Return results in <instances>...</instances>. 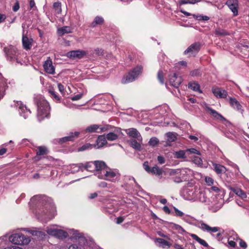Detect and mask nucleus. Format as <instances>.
I'll list each match as a JSON object with an SVG mask.
<instances>
[{"label": "nucleus", "instance_id": "23", "mask_svg": "<svg viewBox=\"0 0 249 249\" xmlns=\"http://www.w3.org/2000/svg\"><path fill=\"white\" fill-rule=\"evenodd\" d=\"M197 194L196 199L194 201H199L205 203H208L209 202V198L203 190L199 189Z\"/></svg>", "mask_w": 249, "mask_h": 249}, {"label": "nucleus", "instance_id": "16", "mask_svg": "<svg viewBox=\"0 0 249 249\" xmlns=\"http://www.w3.org/2000/svg\"><path fill=\"white\" fill-rule=\"evenodd\" d=\"M169 80L170 84L177 88L179 87L182 81L181 77L178 76L177 73H174L173 75H170Z\"/></svg>", "mask_w": 249, "mask_h": 249}, {"label": "nucleus", "instance_id": "3", "mask_svg": "<svg viewBox=\"0 0 249 249\" xmlns=\"http://www.w3.org/2000/svg\"><path fill=\"white\" fill-rule=\"evenodd\" d=\"M55 237L63 239L67 237L70 238H76L79 237L80 241L84 243L85 242V238L83 237L82 233L79 232L78 231L73 229H68L67 231H64L61 229H58Z\"/></svg>", "mask_w": 249, "mask_h": 249}, {"label": "nucleus", "instance_id": "18", "mask_svg": "<svg viewBox=\"0 0 249 249\" xmlns=\"http://www.w3.org/2000/svg\"><path fill=\"white\" fill-rule=\"evenodd\" d=\"M43 68L45 72L49 74H53L55 73V68L49 57L44 62Z\"/></svg>", "mask_w": 249, "mask_h": 249}, {"label": "nucleus", "instance_id": "24", "mask_svg": "<svg viewBox=\"0 0 249 249\" xmlns=\"http://www.w3.org/2000/svg\"><path fill=\"white\" fill-rule=\"evenodd\" d=\"M107 129L105 127H100L98 124H92L87 127L86 129V132L89 133L101 132L106 130Z\"/></svg>", "mask_w": 249, "mask_h": 249}, {"label": "nucleus", "instance_id": "59", "mask_svg": "<svg viewBox=\"0 0 249 249\" xmlns=\"http://www.w3.org/2000/svg\"><path fill=\"white\" fill-rule=\"evenodd\" d=\"M205 182L209 186H212L213 185L214 183V180L212 178L209 177H206L205 178Z\"/></svg>", "mask_w": 249, "mask_h": 249}, {"label": "nucleus", "instance_id": "37", "mask_svg": "<svg viewBox=\"0 0 249 249\" xmlns=\"http://www.w3.org/2000/svg\"><path fill=\"white\" fill-rule=\"evenodd\" d=\"M104 22V19L102 17L97 16L95 18L94 20L91 23V26L95 27L97 25L102 24Z\"/></svg>", "mask_w": 249, "mask_h": 249}, {"label": "nucleus", "instance_id": "44", "mask_svg": "<svg viewBox=\"0 0 249 249\" xmlns=\"http://www.w3.org/2000/svg\"><path fill=\"white\" fill-rule=\"evenodd\" d=\"M182 219L185 222L191 224H194L195 221L196 220V219L193 217L185 214Z\"/></svg>", "mask_w": 249, "mask_h": 249}, {"label": "nucleus", "instance_id": "47", "mask_svg": "<svg viewBox=\"0 0 249 249\" xmlns=\"http://www.w3.org/2000/svg\"><path fill=\"white\" fill-rule=\"evenodd\" d=\"M130 145L133 148L140 150L141 148V144L139 142H137L136 140H133L130 141Z\"/></svg>", "mask_w": 249, "mask_h": 249}, {"label": "nucleus", "instance_id": "35", "mask_svg": "<svg viewBox=\"0 0 249 249\" xmlns=\"http://www.w3.org/2000/svg\"><path fill=\"white\" fill-rule=\"evenodd\" d=\"M71 32V29L69 26H64L58 30V34L59 36H63L65 34H68Z\"/></svg>", "mask_w": 249, "mask_h": 249}, {"label": "nucleus", "instance_id": "15", "mask_svg": "<svg viewBox=\"0 0 249 249\" xmlns=\"http://www.w3.org/2000/svg\"><path fill=\"white\" fill-rule=\"evenodd\" d=\"M17 106L18 108L19 114L24 119L27 118L31 114L30 109H28L27 107L22 103V102L20 101H17Z\"/></svg>", "mask_w": 249, "mask_h": 249}, {"label": "nucleus", "instance_id": "22", "mask_svg": "<svg viewBox=\"0 0 249 249\" xmlns=\"http://www.w3.org/2000/svg\"><path fill=\"white\" fill-rule=\"evenodd\" d=\"M229 103L232 108L243 113L244 109L240 103L235 98L229 97Z\"/></svg>", "mask_w": 249, "mask_h": 249}, {"label": "nucleus", "instance_id": "20", "mask_svg": "<svg viewBox=\"0 0 249 249\" xmlns=\"http://www.w3.org/2000/svg\"><path fill=\"white\" fill-rule=\"evenodd\" d=\"M226 4L231 10L234 16L238 15V2L237 0H228Z\"/></svg>", "mask_w": 249, "mask_h": 249}, {"label": "nucleus", "instance_id": "48", "mask_svg": "<svg viewBox=\"0 0 249 249\" xmlns=\"http://www.w3.org/2000/svg\"><path fill=\"white\" fill-rule=\"evenodd\" d=\"M167 137V140L169 142H174L176 139V134L173 132H168L166 134Z\"/></svg>", "mask_w": 249, "mask_h": 249}, {"label": "nucleus", "instance_id": "32", "mask_svg": "<svg viewBox=\"0 0 249 249\" xmlns=\"http://www.w3.org/2000/svg\"><path fill=\"white\" fill-rule=\"evenodd\" d=\"M83 169H84L88 171L95 172V166H94V161H89L87 162L86 163L84 164V166H83Z\"/></svg>", "mask_w": 249, "mask_h": 249}, {"label": "nucleus", "instance_id": "14", "mask_svg": "<svg viewBox=\"0 0 249 249\" xmlns=\"http://www.w3.org/2000/svg\"><path fill=\"white\" fill-rule=\"evenodd\" d=\"M23 28L22 43L24 49L26 50H30L33 45V40L32 38H29L27 36L24 35L25 24L22 25Z\"/></svg>", "mask_w": 249, "mask_h": 249}, {"label": "nucleus", "instance_id": "55", "mask_svg": "<svg viewBox=\"0 0 249 249\" xmlns=\"http://www.w3.org/2000/svg\"><path fill=\"white\" fill-rule=\"evenodd\" d=\"M174 210L175 213V215L177 216H179L180 217H181L182 219L183 218V216L185 215V213H184L182 212L179 210L177 208L174 207Z\"/></svg>", "mask_w": 249, "mask_h": 249}, {"label": "nucleus", "instance_id": "38", "mask_svg": "<svg viewBox=\"0 0 249 249\" xmlns=\"http://www.w3.org/2000/svg\"><path fill=\"white\" fill-rule=\"evenodd\" d=\"M215 34L219 36H225L229 35V33L226 30L220 28L215 29Z\"/></svg>", "mask_w": 249, "mask_h": 249}, {"label": "nucleus", "instance_id": "34", "mask_svg": "<svg viewBox=\"0 0 249 249\" xmlns=\"http://www.w3.org/2000/svg\"><path fill=\"white\" fill-rule=\"evenodd\" d=\"M191 237L195 240L197 241L200 245L203 246L205 247H208V244L203 239L199 238L197 235L195 234H191Z\"/></svg>", "mask_w": 249, "mask_h": 249}, {"label": "nucleus", "instance_id": "6", "mask_svg": "<svg viewBox=\"0 0 249 249\" xmlns=\"http://www.w3.org/2000/svg\"><path fill=\"white\" fill-rule=\"evenodd\" d=\"M142 67L138 66L130 71L127 75L123 78L122 82L123 84H127L135 80L142 73Z\"/></svg>", "mask_w": 249, "mask_h": 249}, {"label": "nucleus", "instance_id": "33", "mask_svg": "<svg viewBox=\"0 0 249 249\" xmlns=\"http://www.w3.org/2000/svg\"><path fill=\"white\" fill-rule=\"evenodd\" d=\"M84 166L83 163H79L78 164H72L70 168L71 173H74L77 172L81 169L83 171V166Z\"/></svg>", "mask_w": 249, "mask_h": 249}, {"label": "nucleus", "instance_id": "25", "mask_svg": "<svg viewBox=\"0 0 249 249\" xmlns=\"http://www.w3.org/2000/svg\"><path fill=\"white\" fill-rule=\"evenodd\" d=\"M200 44L196 42L191 45L184 52V54L189 53H197L200 50Z\"/></svg>", "mask_w": 249, "mask_h": 249}, {"label": "nucleus", "instance_id": "43", "mask_svg": "<svg viewBox=\"0 0 249 249\" xmlns=\"http://www.w3.org/2000/svg\"><path fill=\"white\" fill-rule=\"evenodd\" d=\"M106 140L112 141L117 140L118 136L117 134L113 132H110L106 135L105 136Z\"/></svg>", "mask_w": 249, "mask_h": 249}, {"label": "nucleus", "instance_id": "58", "mask_svg": "<svg viewBox=\"0 0 249 249\" xmlns=\"http://www.w3.org/2000/svg\"><path fill=\"white\" fill-rule=\"evenodd\" d=\"M158 78L160 82L163 84H164V78H163V73L162 71H159L158 73Z\"/></svg>", "mask_w": 249, "mask_h": 249}, {"label": "nucleus", "instance_id": "46", "mask_svg": "<svg viewBox=\"0 0 249 249\" xmlns=\"http://www.w3.org/2000/svg\"><path fill=\"white\" fill-rule=\"evenodd\" d=\"M57 230V229L54 227H47L46 231L49 235L55 236Z\"/></svg>", "mask_w": 249, "mask_h": 249}, {"label": "nucleus", "instance_id": "17", "mask_svg": "<svg viewBox=\"0 0 249 249\" xmlns=\"http://www.w3.org/2000/svg\"><path fill=\"white\" fill-rule=\"evenodd\" d=\"M126 133L130 137L136 139L138 141L142 142V138L140 132L134 128H130L125 130Z\"/></svg>", "mask_w": 249, "mask_h": 249}, {"label": "nucleus", "instance_id": "27", "mask_svg": "<svg viewBox=\"0 0 249 249\" xmlns=\"http://www.w3.org/2000/svg\"><path fill=\"white\" fill-rule=\"evenodd\" d=\"M77 241L74 244L69 246L68 249H85V246L87 243V240L85 239V242L84 243L80 241L79 237H77Z\"/></svg>", "mask_w": 249, "mask_h": 249}, {"label": "nucleus", "instance_id": "40", "mask_svg": "<svg viewBox=\"0 0 249 249\" xmlns=\"http://www.w3.org/2000/svg\"><path fill=\"white\" fill-rule=\"evenodd\" d=\"M48 153V150L45 146H39L37 147L36 154L37 155H44Z\"/></svg>", "mask_w": 249, "mask_h": 249}, {"label": "nucleus", "instance_id": "13", "mask_svg": "<svg viewBox=\"0 0 249 249\" xmlns=\"http://www.w3.org/2000/svg\"><path fill=\"white\" fill-rule=\"evenodd\" d=\"M87 54V52L85 51L77 50L68 52L66 56L71 59H81Z\"/></svg>", "mask_w": 249, "mask_h": 249}, {"label": "nucleus", "instance_id": "39", "mask_svg": "<svg viewBox=\"0 0 249 249\" xmlns=\"http://www.w3.org/2000/svg\"><path fill=\"white\" fill-rule=\"evenodd\" d=\"M200 1L201 0H179L178 3L180 5L186 4H194Z\"/></svg>", "mask_w": 249, "mask_h": 249}, {"label": "nucleus", "instance_id": "41", "mask_svg": "<svg viewBox=\"0 0 249 249\" xmlns=\"http://www.w3.org/2000/svg\"><path fill=\"white\" fill-rule=\"evenodd\" d=\"M53 8L57 14H60L61 13V12H62L61 4L60 2L58 1V2H55L53 3Z\"/></svg>", "mask_w": 249, "mask_h": 249}, {"label": "nucleus", "instance_id": "9", "mask_svg": "<svg viewBox=\"0 0 249 249\" xmlns=\"http://www.w3.org/2000/svg\"><path fill=\"white\" fill-rule=\"evenodd\" d=\"M100 176V179L114 182L119 178L120 175L117 170L107 167L103 174Z\"/></svg>", "mask_w": 249, "mask_h": 249}, {"label": "nucleus", "instance_id": "21", "mask_svg": "<svg viewBox=\"0 0 249 249\" xmlns=\"http://www.w3.org/2000/svg\"><path fill=\"white\" fill-rule=\"evenodd\" d=\"M212 92L217 98H225L228 95V93L225 90L216 87L212 88Z\"/></svg>", "mask_w": 249, "mask_h": 249}, {"label": "nucleus", "instance_id": "30", "mask_svg": "<svg viewBox=\"0 0 249 249\" xmlns=\"http://www.w3.org/2000/svg\"><path fill=\"white\" fill-rule=\"evenodd\" d=\"M229 189L242 199H245L247 198L246 193L241 189L235 188L231 187H229Z\"/></svg>", "mask_w": 249, "mask_h": 249}, {"label": "nucleus", "instance_id": "60", "mask_svg": "<svg viewBox=\"0 0 249 249\" xmlns=\"http://www.w3.org/2000/svg\"><path fill=\"white\" fill-rule=\"evenodd\" d=\"M186 152H189L191 154H195L197 155H200V153L199 151L196 149L195 148H189L186 149Z\"/></svg>", "mask_w": 249, "mask_h": 249}, {"label": "nucleus", "instance_id": "42", "mask_svg": "<svg viewBox=\"0 0 249 249\" xmlns=\"http://www.w3.org/2000/svg\"><path fill=\"white\" fill-rule=\"evenodd\" d=\"M211 190L212 191H213L214 192L219 193V194L223 196L225 194V191L224 190L222 189L221 187H219V186H212L211 188Z\"/></svg>", "mask_w": 249, "mask_h": 249}, {"label": "nucleus", "instance_id": "2", "mask_svg": "<svg viewBox=\"0 0 249 249\" xmlns=\"http://www.w3.org/2000/svg\"><path fill=\"white\" fill-rule=\"evenodd\" d=\"M191 170L189 169L183 168L182 169H170L168 172V174L172 177V179L175 182L180 183L188 179Z\"/></svg>", "mask_w": 249, "mask_h": 249}, {"label": "nucleus", "instance_id": "49", "mask_svg": "<svg viewBox=\"0 0 249 249\" xmlns=\"http://www.w3.org/2000/svg\"><path fill=\"white\" fill-rule=\"evenodd\" d=\"M193 17L198 20H202L204 21L208 20L210 18L207 16H203L202 15H193Z\"/></svg>", "mask_w": 249, "mask_h": 249}, {"label": "nucleus", "instance_id": "52", "mask_svg": "<svg viewBox=\"0 0 249 249\" xmlns=\"http://www.w3.org/2000/svg\"><path fill=\"white\" fill-rule=\"evenodd\" d=\"M193 162L198 165H201L202 164V160L198 156H195L192 158Z\"/></svg>", "mask_w": 249, "mask_h": 249}, {"label": "nucleus", "instance_id": "28", "mask_svg": "<svg viewBox=\"0 0 249 249\" xmlns=\"http://www.w3.org/2000/svg\"><path fill=\"white\" fill-rule=\"evenodd\" d=\"M155 242L158 243L159 247L163 249H168L171 247V244L162 238H157L155 240Z\"/></svg>", "mask_w": 249, "mask_h": 249}, {"label": "nucleus", "instance_id": "50", "mask_svg": "<svg viewBox=\"0 0 249 249\" xmlns=\"http://www.w3.org/2000/svg\"><path fill=\"white\" fill-rule=\"evenodd\" d=\"M185 151L183 150H180L178 151L175 152L174 153V156L177 159L185 158Z\"/></svg>", "mask_w": 249, "mask_h": 249}, {"label": "nucleus", "instance_id": "8", "mask_svg": "<svg viewBox=\"0 0 249 249\" xmlns=\"http://www.w3.org/2000/svg\"><path fill=\"white\" fill-rule=\"evenodd\" d=\"M199 189L196 186H186L182 191L183 196L185 199L194 201Z\"/></svg>", "mask_w": 249, "mask_h": 249}, {"label": "nucleus", "instance_id": "10", "mask_svg": "<svg viewBox=\"0 0 249 249\" xmlns=\"http://www.w3.org/2000/svg\"><path fill=\"white\" fill-rule=\"evenodd\" d=\"M144 169L149 174H151L156 176L159 178L161 179L162 177V174L164 172L162 168L155 165L151 168L149 166L148 161H144L143 163Z\"/></svg>", "mask_w": 249, "mask_h": 249}, {"label": "nucleus", "instance_id": "61", "mask_svg": "<svg viewBox=\"0 0 249 249\" xmlns=\"http://www.w3.org/2000/svg\"><path fill=\"white\" fill-rule=\"evenodd\" d=\"M82 96H83V94L79 93V94L75 95L72 96V97H71V99L72 101H77V100L80 99L82 97Z\"/></svg>", "mask_w": 249, "mask_h": 249}, {"label": "nucleus", "instance_id": "57", "mask_svg": "<svg viewBox=\"0 0 249 249\" xmlns=\"http://www.w3.org/2000/svg\"><path fill=\"white\" fill-rule=\"evenodd\" d=\"M49 93L50 94V95L53 97L55 100L58 101L60 100V98L59 96L56 94V92L54 91L53 89H49Z\"/></svg>", "mask_w": 249, "mask_h": 249}, {"label": "nucleus", "instance_id": "62", "mask_svg": "<svg viewBox=\"0 0 249 249\" xmlns=\"http://www.w3.org/2000/svg\"><path fill=\"white\" fill-rule=\"evenodd\" d=\"M238 240L239 241V245L241 248L246 249L247 247V245L244 241L240 238Z\"/></svg>", "mask_w": 249, "mask_h": 249}, {"label": "nucleus", "instance_id": "36", "mask_svg": "<svg viewBox=\"0 0 249 249\" xmlns=\"http://www.w3.org/2000/svg\"><path fill=\"white\" fill-rule=\"evenodd\" d=\"M188 88L192 89L194 91L201 92V91L200 90L199 85L196 82H193L189 83L188 84Z\"/></svg>", "mask_w": 249, "mask_h": 249}, {"label": "nucleus", "instance_id": "29", "mask_svg": "<svg viewBox=\"0 0 249 249\" xmlns=\"http://www.w3.org/2000/svg\"><path fill=\"white\" fill-rule=\"evenodd\" d=\"M107 144V140L105 135L99 136L96 141V144L95 145L97 148L103 147Z\"/></svg>", "mask_w": 249, "mask_h": 249}, {"label": "nucleus", "instance_id": "51", "mask_svg": "<svg viewBox=\"0 0 249 249\" xmlns=\"http://www.w3.org/2000/svg\"><path fill=\"white\" fill-rule=\"evenodd\" d=\"M159 143V140L156 137L151 138L148 142V144L152 147H155Z\"/></svg>", "mask_w": 249, "mask_h": 249}, {"label": "nucleus", "instance_id": "19", "mask_svg": "<svg viewBox=\"0 0 249 249\" xmlns=\"http://www.w3.org/2000/svg\"><path fill=\"white\" fill-rule=\"evenodd\" d=\"M4 52L5 53L8 59L10 60L16 58V49L13 46L10 45L6 47H4Z\"/></svg>", "mask_w": 249, "mask_h": 249}, {"label": "nucleus", "instance_id": "45", "mask_svg": "<svg viewBox=\"0 0 249 249\" xmlns=\"http://www.w3.org/2000/svg\"><path fill=\"white\" fill-rule=\"evenodd\" d=\"M229 239L237 241L239 239V237L238 236V234L234 232V231H231L229 232Z\"/></svg>", "mask_w": 249, "mask_h": 249}, {"label": "nucleus", "instance_id": "26", "mask_svg": "<svg viewBox=\"0 0 249 249\" xmlns=\"http://www.w3.org/2000/svg\"><path fill=\"white\" fill-rule=\"evenodd\" d=\"M213 170L219 176L223 173H225L227 171L226 168L221 164L213 163Z\"/></svg>", "mask_w": 249, "mask_h": 249}, {"label": "nucleus", "instance_id": "5", "mask_svg": "<svg viewBox=\"0 0 249 249\" xmlns=\"http://www.w3.org/2000/svg\"><path fill=\"white\" fill-rule=\"evenodd\" d=\"M9 240L12 243L19 245H26L31 241V239L29 236L20 233L11 235L9 237Z\"/></svg>", "mask_w": 249, "mask_h": 249}, {"label": "nucleus", "instance_id": "64", "mask_svg": "<svg viewBox=\"0 0 249 249\" xmlns=\"http://www.w3.org/2000/svg\"><path fill=\"white\" fill-rule=\"evenodd\" d=\"M19 3L18 1H17L15 2L14 5L13 6V10L14 12H17L19 10Z\"/></svg>", "mask_w": 249, "mask_h": 249}, {"label": "nucleus", "instance_id": "54", "mask_svg": "<svg viewBox=\"0 0 249 249\" xmlns=\"http://www.w3.org/2000/svg\"><path fill=\"white\" fill-rule=\"evenodd\" d=\"M46 236V234L45 233V232L42 231H37L36 232V236L37 237V238L39 240L43 239L45 238Z\"/></svg>", "mask_w": 249, "mask_h": 249}, {"label": "nucleus", "instance_id": "53", "mask_svg": "<svg viewBox=\"0 0 249 249\" xmlns=\"http://www.w3.org/2000/svg\"><path fill=\"white\" fill-rule=\"evenodd\" d=\"M236 241L230 239L228 238V244H226V246L229 248H234L236 246Z\"/></svg>", "mask_w": 249, "mask_h": 249}, {"label": "nucleus", "instance_id": "63", "mask_svg": "<svg viewBox=\"0 0 249 249\" xmlns=\"http://www.w3.org/2000/svg\"><path fill=\"white\" fill-rule=\"evenodd\" d=\"M157 160H158V162L160 164H162L164 163L165 162L164 158L161 156H159L157 158Z\"/></svg>", "mask_w": 249, "mask_h": 249}, {"label": "nucleus", "instance_id": "1", "mask_svg": "<svg viewBox=\"0 0 249 249\" xmlns=\"http://www.w3.org/2000/svg\"><path fill=\"white\" fill-rule=\"evenodd\" d=\"M30 206L43 205L42 210H39L36 212V216L41 220L46 222L53 218L56 214V208L51 198L41 196H33L29 203Z\"/></svg>", "mask_w": 249, "mask_h": 249}, {"label": "nucleus", "instance_id": "11", "mask_svg": "<svg viewBox=\"0 0 249 249\" xmlns=\"http://www.w3.org/2000/svg\"><path fill=\"white\" fill-rule=\"evenodd\" d=\"M79 134L80 133L77 131H75L74 133L70 132L67 136L53 140V142L54 144H62L66 142L73 141L78 137Z\"/></svg>", "mask_w": 249, "mask_h": 249}, {"label": "nucleus", "instance_id": "7", "mask_svg": "<svg viewBox=\"0 0 249 249\" xmlns=\"http://www.w3.org/2000/svg\"><path fill=\"white\" fill-rule=\"evenodd\" d=\"M197 227L203 231L207 232L212 235L214 233L219 232L216 235V238L218 241L221 240L222 239L221 238V236L222 235V233L220 232V228L218 227H210L209 225L201 221L198 222Z\"/></svg>", "mask_w": 249, "mask_h": 249}, {"label": "nucleus", "instance_id": "4", "mask_svg": "<svg viewBox=\"0 0 249 249\" xmlns=\"http://www.w3.org/2000/svg\"><path fill=\"white\" fill-rule=\"evenodd\" d=\"M37 117L39 121H40L45 118H47L49 116L50 107L48 102L46 100L41 99L37 103Z\"/></svg>", "mask_w": 249, "mask_h": 249}, {"label": "nucleus", "instance_id": "12", "mask_svg": "<svg viewBox=\"0 0 249 249\" xmlns=\"http://www.w3.org/2000/svg\"><path fill=\"white\" fill-rule=\"evenodd\" d=\"M95 166V175L99 178H100V175H102L106 169L108 167L106 163L101 160L94 161Z\"/></svg>", "mask_w": 249, "mask_h": 249}, {"label": "nucleus", "instance_id": "56", "mask_svg": "<svg viewBox=\"0 0 249 249\" xmlns=\"http://www.w3.org/2000/svg\"><path fill=\"white\" fill-rule=\"evenodd\" d=\"M91 147H92V145H91L89 143H87L86 144L82 145L81 147H79L78 149V151H83L87 149H90Z\"/></svg>", "mask_w": 249, "mask_h": 249}, {"label": "nucleus", "instance_id": "31", "mask_svg": "<svg viewBox=\"0 0 249 249\" xmlns=\"http://www.w3.org/2000/svg\"><path fill=\"white\" fill-rule=\"evenodd\" d=\"M207 110L210 112V114L216 119H220L221 120H225L224 117L212 108L207 107Z\"/></svg>", "mask_w": 249, "mask_h": 249}]
</instances>
